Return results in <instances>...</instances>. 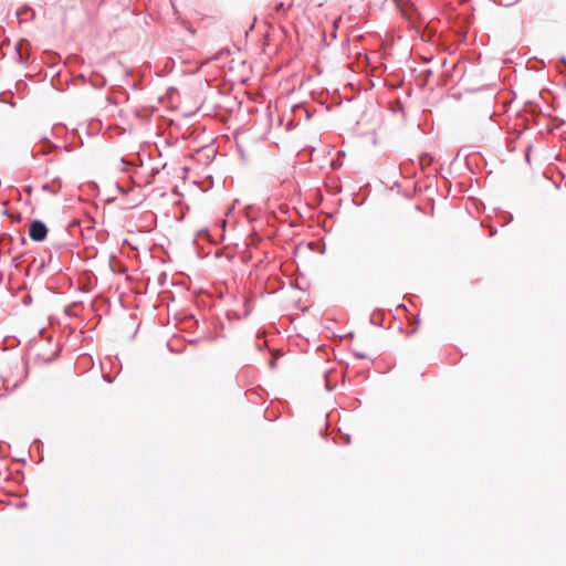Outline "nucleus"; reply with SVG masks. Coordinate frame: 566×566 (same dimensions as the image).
Returning <instances> with one entry per match:
<instances>
[{
	"instance_id": "nucleus-18",
	"label": "nucleus",
	"mask_w": 566,
	"mask_h": 566,
	"mask_svg": "<svg viewBox=\"0 0 566 566\" xmlns=\"http://www.w3.org/2000/svg\"><path fill=\"white\" fill-rule=\"evenodd\" d=\"M513 3H514V2H506V3H504V6H505V7H510V6H512Z\"/></svg>"
},
{
	"instance_id": "nucleus-17",
	"label": "nucleus",
	"mask_w": 566,
	"mask_h": 566,
	"mask_svg": "<svg viewBox=\"0 0 566 566\" xmlns=\"http://www.w3.org/2000/svg\"><path fill=\"white\" fill-rule=\"evenodd\" d=\"M270 366H271V368H274L275 367V360H272Z\"/></svg>"
},
{
	"instance_id": "nucleus-13",
	"label": "nucleus",
	"mask_w": 566,
	"mask_h": 566,
	"mask_svg": "<svg viewBox=\"0 0 566 566\" xmlns=\"http://www.w3.org/2000/svg\"><path fill=\"white\" fill-rule=\"evenodd\" d=\"M24 191L31 193L32 187L31 186H25L24 187Z\"/></svg>"
},
{
	"instance_id": "nucleus-11",
	"label": "nucleus",
	"mask_w": 566,
	"mask_h": 566,
	"mask_svg": "<svg viewBox=\"0 0 566 566\" xmlns=\"http://www.w3.org/2000/svg\"><path fill=\"white\" fill-rule=\"evenodd\" d=\"M182 23H184L185 28L187 29V31H188L191 35H193V34H195V29L192 28V25H191L190 23H188V22H182Z\"/></svg>"
},
{
	"instance_id": "nucleus-15",
	"label": "nucleus",
	"mask_w": 566,
	"mask_h": 566,
	"mask_svg": "<svg viewBox=\"0 0 566 566\" xmlns=\"http://www.w3.org/2000/svg\"><path fill=\"white\" fill-rule=\"evenodd\" d=\"M559 61H560V63H563V64L565 65V67H566V59H565V57H562Z\"/></svg>"
},
{
	"instance_id": "nucleus-6",
	"label": "nucleus",
	"mask_w": 566,
	"mask_h": 566,
	"mask_svg": "<svg viewBox=\"0 0 566 566\" xmlns=\"http://www.w3.org/2000/svg\"><path fill=\"white\" fill-rule=\"evenodd\" d=\"M62 186V181L60 177H55L52 182H46L41 186L43 191L50 192L52 195H57Z\"/></svg>"
},
{
	"instance_id": "nucleus-4",
	"label": "nucleus",
	"mask_w": 566,
	"mask_h": 566,
	"mask_svg": "<svg viewBox=\"0 0 566 566\" xmlns=\"http://www.w3.org/2000/svg\"><path fill=\"white\" fill-rule=\"evenodd\" d=\"M34 15H35L34 10L27 4L17 9V17L20 22H27L29 20H32V19H34Z\"/></svg>"
},
{
	"instance_id": "nucleus-8",
	"label": "nucleus",
	"mask_w": 566,
	"mask_h": 566,
	"mask_svg": "<svg viewBox=\"0 0 566 566\" xmlns=\"http://www.w3.org/2000/svg\"><path fill=\"white\" fill-rule=\"evenodd\" d=\"M432 163H433V157L430 154L423 153L420 155L419 164L422 169H424V167L430 166Z\"/></svg>"
},
{
	"instance_id": "nucleus-1",
	"label": "nucleus",
	"mask_w": 566,
	"mask_h": 566,
	"mask_svg": "<svg viewBox=\"0 0 566 566\" xmlns=\"http://www.w3.org/2000/svg\"><path fill=\"white\" fill-rule=\"evenodd\" d=\"M395 9L405 18L411 28L419 31L420 28L429 24L431 20L429 17L421 12L415 2H394Z\"/></svg>"
},
{
	"instance_id": "nucleus-14",
	"label": "nucleus",
	"mask_w": 566,
	"mask_h": 566,
	"mask_svg": "<svg viewBox=\"0 0 566 566\" xmlns=\"http://www.w3.org/2000/svg\"><path fill=\"white\" fill-rule=\"evenodd\" d=\"M169 4L171 6V8L174 9V11L177 13V9H176V6H175V2L174 1H170Z\"/></svg>"
},
{
	"instance_id": "nucleus-7",
	"label": "nucleus",
	"mask_w": 566,
	"mask_h": 566,
	"mask_svg": "<svg viewBox=\"0 0 566 566\" xmlns=\"http://www.w3.org/2000/svg\"><path fill=\"white\" fill-rule=\"evenodd\" d=\"M40 142L42 143V146L41 148L39 149V153H41L42 155H48L50 154L52 150L54 149H59L60 147L55 144H53L52 142H50L46 137H42L40 139Z\"/></svg>"
},
{
	"instance_id": "nucleus-16",
	"label": "nucleus",
	"mask_w": 566,
	"mask_h": 566,
	"mask_svg": "<svg viewBox=\"0 0 566 566\" xmlns=\"http://www.w3.org/2000/svg\"><path fill=\"white\" fill-rule=\"evenodd\" d=\"M346 337H348V338H353V337H354V333H353V332L348 333V334L346 335Z\"/></svg>"
},
{
	"instance_id": "nucleus-12",
	"label": "nucleus",
	"mask_w": 566,
	"mask_h": 566,
	"mask_svg": "<svg viewBox=\"0 0 566 566\" xmlns=\"http://www.w3.org/2000/svg\"><path fill=\"white\" fill-rule=\"evenodd\" d=\"M345 443H346V444H349V443H350V436H349V434H346V436H345Z\"/></svg>"
},
{
	"instance_id": "nucleus-9",
	"label": "nucleus",
	"mask_w": 566,
	"mask_h": 566,
	"mask_svg": "<svg viewBox=\"0 0 566 566\" xmlns=\"http://www.w3.org/2000/svg\"><path fill=\"white\" fill-rule=\"evenodd\" d=\"M114 66H115L116 69H118V70L123 71V73H124V75H125V76H128V75H130V73H132V71H129L128 69H125V67L123 66V64H122L119 61H115V62H114Z\"/></svg>"
},
{
	"instance_id": "nucleus-10",
	"label": "nucleus",
	"mask_w": 566,
	"mask_h": 566,
	"mask_svg": "<svg viewBox=\"0 0 566 566\" xmlns=\"http://www.w3.org/2000/svg\"><path fill=\"white\" fill-rule=\"evenodd\" d=\"M352 352L355 355V357L358 358V359H366L367 358V355H365L361 352H357V350H354V349Z\"/></svg>"
},
{
	"instance_id": "nucleus-5",
	"label": "nucleus",
	"mask_w": 566,
	"mask_h": 566,
	"mask_svg": "<svg viewBox=\"0 0 566 566\" xmlns=\"http://www.w3.org/2000/svg\"><path fill=\"white\" fill-rule=\"evenodd\" d=\"M27 46H28V41L27 40H21L15 45V51H17V54H18V61L21 64L27 63L28 60H29L28 52H27Z\"/></svg>"
},
{
	"instance_id": "nucleus-3",
	"label": "nucleus",
	"mask_w": 566,
	"mask_h": 566,
	"mask_svg": "<svg viewBox=\"0 0 566 566\" xmlns=\"http://www.w3.org/2000/svg\"><path fill=\"white\" fill-rule=\"evenodd\" d=\"M293 2H290L286 4L285 2H275L269 14L273 19H281L283 18L287 11L291 9Z\"/></svg>"
},
{
	"instance_id": "nucleus-2",
	"label": "nucleus",
	"mask_w": 566,
	"mask_h": 566,
	"mask_svg": "<svg viewBox=\"0 0 566 566\" xmlns=\"http://www.w3.org/2000/svg\"><path fill=\"white\" fill-rule=\"evenodd\" d=\"M49 229L46 224L39 219H33L29 224V237L34 242H42L48 237Z\"/></svg>"
}]
</instances>
